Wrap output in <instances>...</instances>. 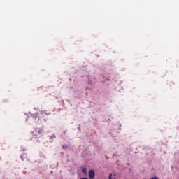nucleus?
Instances as JSON below:
<instances>
[{
    "mask_svg": "<svg viewBox=\"0 0 179 179\" xmlns=\"http://www.w3.org/2000/svg\"><path fill=\"white\" fill-rule=\"evenodd\" d=\"M37 142L40 143V142H41V141H40V140H38V139H37Z\"/></svg>",
    "mask_w": 179,
    "mask_h": 179,
    "instance_id": "9",
    "label": "nucleus"
},
{
    "mask_svg": "<svg viewBox=\"0 0 179 179\" xmlns=\"http://www.w3.org/2000/svg\"><path fill=\"white\" fill-rule=\"evenodd\" d=\"M90 179H94L95 177V172L93 169L90 170L89 171Z\"/></svg>",
    "mask_w": 179,
    "mask_h": 179,
    "instance_id": "2",
    "label": "nucleus"
},
{
    "mask_svg": "<svg viewBox=\"0 0 179 179\" xmlns=\"http://www.w3.org/2000/svg\"><path fill=\"white\" fill-rule=\"evenodd\" d=\"M27 157V154H23L21 155V159H22V161H24L26 159Z\"/></svg>",
    "mask_w": 179,
    "mask_h": 179,
    "instance_id": "3",
    "label": "nucleus"
},
{
    "mask_svg": "<svg viewBox=\"0 0 179 179\" xmlns=\"http://www.w3.org/2000/svg\"><path fill=\"white\" fill-rule=\"evenodd\" d=\"M44 131L43 127L36 128V129L32 133V138L39 139L43 136Z\"/></svg>",
    "mask_w": 179,
    "mask_h": 179,
    "instance_id": "1",
    "label": "nucleus"
},
{
    "mask_svg": "<svg viewBox=\"0 0 179 179\" xmlns=\"http://www.w3.org/2000/svg\"><path fill=\"white\" fill-rule=\"evenodd\" d=\"M82 172H83V173L86 174L87 173V168L86 167L83 168L82 169Z\"/></svg>",
    "mask_w": 179,
    "mask_h": 179,
    "instance_id": "4",
    "label": "nucleus"
},
{
    "mask_svg": "<svg viewBox=\"0 0 179 179\" xmlns=\"http://www.w3.org/2000/svg\"><path fill=\"white\" fill-rule=\"evenodd\" d=\"M80 179H87V178L84 177V178H81Z\"/></svg>",
    "mask_w": 179,
    "mask_h": 179,
    "instance_id": "8",
    "label": "nucleus"
},
{
    "mask_svg": "<svg viewBox=\"0 0 179 179\" xmlns=\"http://www.w3.org/2000/svg\"><path fill=\"white\" fill-rule=\"evenodd\" d=\"M112 177H113V175L110 173L109 176V179H113ZM113 179H115V178H113Z\"/></svg>",
    "mask_w": 179,
    "mask_h": 179,
    "instance_id": "7",
    "label": "nucleus"
},
{
    "mask_svg": "<svg viewBox=\"0 0 179 179\" xmlns=\"http://www.w3.org/2000/svg\"><path fill=\"white\" fill-rule=\"evenodd\" d=\"M62 148L64 149V150H66L68 148L67 145H66V144L63 145Z\"/></svg>",
    "mask_w": 179,
    "mask_h": 179,
    "instance_id": "5",
    "label": "nucleus"
},
{
    "mask_svg": "<svg viewBox=\"0 0 179 179\" xmlns=\"http://www.w3.org/2000/svg\"><path fill=\"white\" fill-rule=\"evenodd\" d=\"M151 179H159V178L157 176H154V177L151 178Z\"/></svg>",
    "mask_w": 179,
    "mask_h": 179,
    "instance_id": "6",
    "label": "nucleus"
}]
</instances>
